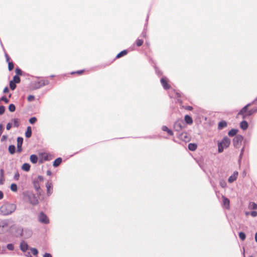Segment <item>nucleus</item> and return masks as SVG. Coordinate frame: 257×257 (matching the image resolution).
Returning a JSON list of instances; mask_svg holds the SVG:
<instances>
[{"label": "nucleus", "mask_w": 257, "mask_h": 257, "mask_svg": "<svg viewBox=\"0 0 257 257\" xmlns=\"http://www.w3.org/2000/svg\"><path fill=\"white\" fill-rule=\"evenodd\" d=\"M23 143V138L22 137H18L17 138V152L21 153L22 151V145Z\"/></svg>", "instance_id": "9b49d317"}, {"label": "nucleus", "mask_w": 257, "mask_h": 257, "mask_svg": "<svg viewBox=\"0 0 257 257\" xmlns=\"http://www.w3.org/2000/svg\"><path fill=\"white\" fill-rule=\"evenodd\" d=\"M13 121H14V126L15 127H18L19 126V121L17 118H14L13 119Z\"/></svg>", "instance_id": "a19ab883"}, {"label": "nucleus", "mask_w": 257, "mask_h": 257, "mask_svg": "<svg viewBox=\"0 0 257 257\" xmlns=\"http://www.w3.org/2000/svg\"><path fill=\"white\" fill-rule=\"evenodd\" d=\"M9 151L10 154H14L16 152V147L14 145H11L9 147Z\"/></svg>", "instance_id": "cd10ccee"}, {"label": "nucleus", "mask_w": 257, "mask_h": 257, "mask_svg": "<svg viewBox=\"0 0 257 257\" xmlns=\"http://www.w3.org/2000/svg\"><path fill=\"white\" fill-rule=\"evenodd\" d=\"M243 138L241 135H236L233 139V144L236 148H239L243 141Z\"/></svg>", "instance_id": "423d86ee"}, {"label": "nucleus", "mask_w": 257, "mask_h": 257, "mask_svg": "<svg viewBox=\"0 0 257 257\" xmlns=\"http://www.w3.org/2000/svg\"><path fill=\"white\" fill-rule=\"evenodd\" d=\"M11 127H12V124L11 123H8L6 126L7 130H10Z\"/></svg>", "instance_id": "13d9d810"}, {"label": "nucleus", "mask_w": 257, "mask_h": 257, "mask_svg": "<svg viewBox=\"0 0 257 257\" xmlns=\"http://www.w3.org/2000/svg\"><path fill=\"white\" fill-rule=\"evenodd\" d=\"M22 170L25 171H29L30 169V165L28 163H24L22 166Z\"/></svg>", "instance_id": "a878e982"}, {"label": "nucleus", "mask_w": 257, "mask_h": 257, "mask_svg": "<svg viewBox=\"0 0 257 257\" xmlns=\"http://www.w3.org/2000/svg\"><path fill=\"white\" fill-rule=\"evenodd\" d=\"M162 130L163 131L167 132L168 134L170 136H173L174 133L172 130L169 129L167 126L163 125L162 127Z\"/></svg>", "instance_id": "6ab92c4d"}, {"label": "nucleus", "mask_w": 257, "mask_h": 257, "mask_svg": "<svg viewBox=\"0 0 257 257\" xmlns=\"http://www.w3.org/2000/svg\"><path fill=\"white\" fill-rule=\"evenodd\" d=\"M19 177H20L19 173V172H17L15 173V175H14V180H17H17H19Z\"/></svg>", "instance_id": "09e8293b"}, {"label": "nucleus", "mask_w": 257, "mask_h": 257, "mask_svg": "<svg viewBox=\"0 0 257 257\" xmlns=\"http://www.w3.org/2000/svg\"><path fill=\"white\" fill-rule=\"evenodd\" d=\"M1 101H4L6 103H8L9 102V100L6 98L5 96H3L1 98Z\"/></svg>", "instance_id": "a18cd8bd"}, {"label": "nucleus", "mask_w": 257, "mask_h": 257, "mask_svg": "<svg viewBox=\"0 0 257 257\" xmlns=\"http://www.w3.org/2000/svg\"><path fill=\"white\" fill-rule=\"evenodd\" d=\"M28 101H32L35 99V96L33 95H30L27 98Z\"/></svg>", "instance_id": "de8ad7c7"}, {"label": "nucleus", "mask_w": 257, "mask_h": 257, "mask_svg": "<svg viewBox=\"0 0 257 257\" xmlns=\"http://www.w3.org/2000/svg\"><path fill=\"white\" fill-rule=\"evenodd\" d=\"M46 174H47V175L50 176L52 174V172H51V171L50 170H47V172H46Z\"/></svg>", "instance_id": "338daca9"}, {"label": "nucleus", "mask_w": 257, "mask_h": 257, "mask_svg": "<svg viewBox=\"0 0 257 257\" xmlns=\"http://www.w3.org/2000/svg\"><path fill=\"white\" fill-rule=\"evenodd\" d=\"M8 69L10 71H11L13 69L14 65L12 62H8Z\"/></svg>", "instance_id": "e433bc0d"}, {"label": "nucleus", "mask_w": 257, "mask_h": 257, "mask_svg": "<svg viewBox=\"0 0 257 257\" xmlns=\"http://www.w3.org/2000/svg\"><path fill=\"white\" fill-rule=\"evenodd\" d=\"M8 137L6 135H3L1 138V141L3 142L5 141L6 139H7Z\"/></svg>", "instance_id": "052dcab7"}, {"label": "nucleus", "mask_w": 257, "mask_h": 257, "mask_svg": "<svg viewBox=\"0 0 257 257\" xmlns=\"http://www.w3.org/2000/svg\"><path fill=\"white\" fill-rule=\"evenodd\" d=\"M155 70H156V72L157 73V74L158 75L161 76L162 75V72H161L160 70H159V69L157 67H155Z\"/></svg>", "instance_id": "864d4df0"}, {"label": "nucleus", "mask_w": 257, "mask_h": 257, "mask_svg": "<svg viewBox=\"0 0 257 257\" xmlns=\"http://www.w3.org/2000/svg\"><path fill=\"white\" fill-rule=\"evenodd\" d=\"M188 149L191 151H194L197 149V145L195 144L190 143L188 145Z\"/></svg>", "instance_id": "bb28decb"}, {"label": "nucleus", "mask_w": 257, "mask_h": 257, "mask_svg": "<svg viewBox=\"0 0 257 257\" xmlns=\"http://www.w3.org/2000/svg\"><path fill=\"white\" fill-rule=\"evenodd\" d=\"M25 255L27 256V257H32L30 252H28L27 254H25Z\"/></svg>", "instance_id": "774afa93"}, {"label": "nucleus", "mask_w": 257, "mask_h": 257, "mask_svg": "<svg viewBox=\"0 0 257 257\" xmlns=\"http://www.w3.org/2000/svg\"><path fill=\"white\" fill-rule=\"evenodd\" d=\"M219 184L222 188H225L226 186V183L224 180H221L219 182Z\"/></svg>", "instance_id": "4c0bfd02"}, {"label": "nucleus", "mask_w": 257, "mask_h": 257, "mask_svg": "<svg viewBox=\"0 0 257 257\" xmlns=\"http://www.w3.org/2000/svg\"><path fill=\"white\" fill-rule=\"evenodd\" d=\"M4 184V170H1L0 171V185Z\"/></svg>", "instance_id": "c756f323"}, {"label": "nucleus", "mask_w": 257, "mask_h": 257, "mask_svg": "<svg viewBox=\"0 0 257 257\" xmlns=\"http://www.w3.org/2000/svg\"><path fill=\"white\" fill-rule=\"evenodd\" d=\"M17 232L20 236H23L25 238L30 237L33 234L32 230L28 228L23 229L21 227H19L17 229Z\"/></svg>", "instance_id": "20e7f679"}, {"label": "nucleus", "mask_w": 257, "mask_h": 257, "mask_svg": "<svg viewBox=\"0 0 257 257\" xmlns=\"http://www.w3.org/2000/svg\"><path fill=\"white\" fill-rule=\"evenodd\" d=\"M222 200L224 206L226 209H228L229 207V200L225 196H222Z\"/></svg>", "instance_id": "dca6fc26"}, {"label": "nucleus", "mask_w": 257, "mask_h": 257, "mask_svg": "<svg viewBox=\"0 0 257 257\" xmlns=\"http://www.w3.org/2000/svg\"><path fill=\"white\" fill-rule=\"evenodd\" d=\"M16 72L18 75H22V71L19 68H17L16 69Z\"/></svg>", "instance_id": "8fccbe9b"}, {"label": "nucleus", "mask_w": 257, "mask_h": 257, "mask_svg": "<svg viewBox=\"0 0 257 257\" xmlns=\"http://www.w3.org/2000/svg\"><path fill=\"white\" fill-rule=\"evenodd\" d=\"M254 101H252L251 103H249L247 104L245 106H244L243 108H242L240 111L238 113V115H240L242 116V118L245 119L248 116H249L253 114L256 113L257 112V107H253L249 110H247V108L249 106H251Z\"/></svg>", "instance_id": "f03ea898"}, {"label": "nucleus", "mask_w": 257, "mask_h": 257, "mask_svg": "<svg viewBox=\"0 0 257 257\" xmlns=\"http://www.w3.org/2000/svg\"><path fill=\"white\" fill-rule=\"evenodd\" d=\"M43 257H52V255L50 253H45L44 255H43Z\"/></svg>", "instance_id": "680f3d73"}, {"label": "nucleus", "mask_w": 257, "mask_h": 257, "mask_svg": "<svg viewBox=\"0 0 257 257\" xmlns=\"http://www.w3.org/2000/svg\"><path fill=\"white\" fill-rule=\"evenodd\" d=\"M5 111V107L3 105L0 106V115L4 114Z\"/></svg>", "instance_id": "c03bdc74"}, {"label": "nucleus", "mask_w": 257, "mask_h": 257, "mask_svg": "<svg viewBox=\"0 0 257 257\" xmlns=\"http://www.w3.org/2000/svg\"><path fill=\"white\" fill-rule=\"evenodd\" d=\"M20 247L22 251L26 252L28 249L29 245L26 241L23 240L20 243Z\"/></svg>", "instance_id": "ddd939ff"}, {"label": "nucleus", "mask_w": 257, "mask_h": 257, "mask_svg": "<svg viewBox=\"0 0 257 257\" xmlns=\"http://www.w3.org/2000/svg\"><path fill=\"white\" fill-rule=\"evenodd\" d=\"M32 136V129L31 127L29 126L27 128V131L25 133V136L26 138H30Z\"/></svg>", "instance_id": "4be33fe9"}, {"label": "nucleus", "mask_w": 257, "mask_h": 257, "mask_svg": "<svg viewBox=\"0 0 257 257\" xmlns=\"http://www.w3.org/2000/svg\"><path fill=\"white\" fill-rule=\"evenodd\" d=\"M36 180H39V182H43L44 180V177L42 176H38L37 179Z\"/></svg>", "instance_id": "603ef678"}, {"label": "nucleus", "mask_w": 257, "mask_h": 257, "mask_svg": "<svg viewBox=\"0 0 257 257\" xmlns=\"http://www.w3.org/2000/svg\"><path fill=\"white\" fill-rule=\"evenodd\" d=\"M25 197L28 199L29 202L32 205H36L39 203L37 197L33 193H29L25 195Z\"/></svg>", "instance_id": "39448f33"}, {"label": "nucleus", "mask_w": 257, "mask_h": 257, "mask_svg": "<svg viewBox=\"0 0 257 257\" xmlns=\"http://www.w3.org/2000/svg\"><path fill=\"white\" fill-rule=\"evenodd\" d=\"M31 250L32 253L34 255H37V254L38 253V251L37 249H36V248H31Z\"/></svg>", "instance_id": "ea45409f"}, {"label": "nucleus", "mask_w": 257, "mask_h": 257, "mask_svg": "<svg viewBox=\"0 0 257 257\" xmlns=\"http://www.w3.org/2000/svg\"><path fill=\"white\" fill-rule=\"evenodd\" d=\"M7 248L10 250H13L14 249V244L12 243L8 244L7 245Z\"/></svg>", "instance_id": "58836bf2"}, {"label": "nucleus", "mask_w": 257, "mask_h": 257, "mask_svg": "<svg viewBox=\"0 0 257 257\" xmlns=\"http://www.w3.org/2000/svg\"><path fill=\"white\" fill-rule=\"evenodd\" d=\"M10 87L12 90H14L16 88V83L13 82L12 80H11L10 81Z\"/></svg>", "instance_id": "2f4dec72"}, {"label": "nucleus", "mask_w": 257, "mask_h": 257, "mask_svg": "<svg viewBox=\"0 0 257 257\" xmlns=\"http://www.w3.org/2000/svg\"><path fill=\"white\" fill-rule=\"evenodd\" d=\"M12 81L16 83H19L21 81V79L20 77L18 75H15L13 77V80Z\"/></svg>", "instance_id": "7c9ffc66"}, {"label": "nucleus", "mask_w": 257, "mask_h": 257, "mask_svg": "<svg viewBox=\"0 0 257 257\" xmlns=\"http://www.w3.org/2000/svg\"><path fill=\"white\" fill-rule=\"evenodd\" d=\"M183 122L182 120H178L174 123V127L177 132H180L183 128Z\"/></svg>", "instance_id": "9d476101"}, {"label": "nucleus", "mask_w": 257, "mask_h": 257, "mask_svg": "<svg viewBox=\"0 0 257 257\" xmlns=\"http://www.w3.org/2000/svg\"><path fill=\"white\" fill-rule=\"evenodd\" d=\"M184 119L185 122L188 124H191L193 123V119L192 117L188 115H186Z\"/></svg>", "instance_id": "412c9836"}, {"label": "nucleus", "mask_w": 257, "mask_h": 257, "mask_svg": "<svg viewBox=\"0 0 257 257\" xmlns=\"http://www.w3.org/2000/svg\"><path fill=\"white\" fill-rule=\"evenodd\" d=\"M8 91H9L8 87H6L4 88V90H3V92L4 93H7V92H8Z\"/></svg>", "instance_id": "e2e57ef3"}, {"label": "nucleus", "mask_w": 257, "mask_h": 257, "mask_svg": "<svg viewBox=\"0 0 257 257\" xmlns=\"http://www.w3.org/2000/svg\"><path fill=\"white\" fill-rule=\"evenodd\" d=\"M33 186L34 188L36 189L37 191H39L40 189V184L39 182V180H34L33 182Z\"/></svg>", "instance_id": "aec40b11"}, {"label": "nucleus", "mask_w": 257, "mask_h": 257, "mask_svg": "<svg viewBox=\"0 0 257 257\" xmlns=\"http://www.w3.org/2000/svg\"><path fill=\"white\" fill-rule=\"evenodd\" d=\"M238 173L237 171H234L233 173L228 178V181L230 183H233L237 178Z\"/></svg>", "instance_id": "f8f14e48"}, {"label": "nucleus", "mask_w": 257, "mask_h": 257, "mask_svg": "<svg viewBox=\"0 0 257 257\" xmlns=\"http://www.w3.org/2000/svg\"><path fill=\"white\" fill-rule=\"evenodd\" d=\"M161 83L165 89L167 90L170 88V86L168 84L166 77H162L161 79Z\"/></svg>", "instance_id": "4468645a"}, {"label": "nucleus", "mask_w": 257, "mask_h": 257, "mask_svg": "<svg viewBox=\"0 0 257 257\" xmlns=\"http://www.w3.org/2000/svg\"><path fill=\"white\" fill-rule=\"evenodd\" d=\"M3 125L2 124H0V135H1L3 132Z\"/></svg>", "instance_id": "bf43d9fd"}, {"label": "nucleus", "mask_w": 257, "mask_h": 257, "mask_svg": "<svg viewBox=\"0 0 257 257\" xmlns=\"http://www.w3.org/2000/svg\"><path fill=\"white\" fill-rule=\"evenodd\" d=\"M239 237L241 240H244L245 239V234L243 232H240L239 233Z\"/></svg>", "instance_id": "f704fd0d"}, {"label": "nucleus", "mask_w": 257, "mask_h": 257, "mask_svg": "<svg viewBox=\"0 0 257 257\" xmlns=\"http://www.w3.org/2000/svg\"><path fill=\"white\" fill-rule=\"evenodd\" d=\"M9 110L11 112H14L16 110V106L14 104H10L9 106Z\"/></svg>", "instance_id": "72a5a7b5"}, {"label": "nucleus", "mask_w": 257, "mask_h": 257, "mask_svg": "<svg viewBox=\"0 0 257 257\" xmlns=\"http://www.w3.org/2000/svg\"><path fill=\"white\" fill-rule=\"evenodd\" d=\"M38 219L40 222L43 224H48L49 223V219L47 216L43 212L40 213L38 217Z\"/></svg>", "instance_id": "6e6552de"}, {"label": "nucleus", "mask_w": 257, "mask_h": 257, "mask_svg": "<svg viewBox=\"0 0 257 257\" xmlns=\"http://www.w3.org/2000/svg\"><path fill=\"white\" fill-rule=\"evenodd\" d=\"M10 188L11 190L14 192H16L18 190V187L17 184L14 183L11 184Z\"/></svg>", "instance_id": "473e14b6"}, {"label": "nucleus", "mask_w": 257, "mask_h": 257, "mask_svg": "<svg viewBox=\"0 0 257 257\" xmlns=\"http://www.w3.org/2000/svg\"><path fill=\"white\" fill-rule=\"evenodd\" d=\"M5 56L6 57L7 62H10V58L8 54L7 53H5Z\"/></svg>", "instance_id": "4d7b16f0"}, {"label": "nucleus", "mask_w": 257, "mask_h": 257, "mask_svg": "<svg viewBox=\"0 0 257 257\" xmlns=\"http://www.w3.org/2000/svg\"><path fill=\"white\" fill-rule=\"evenodd\" d=\"M141 36L143 38H146L147 37V28H144Z\"/></svg>", "instance_id": "79ce46f5"}, {"label": "nucleus", "mask_w": 257, "mask_h": 257, "mask_svg": "<svg viewBox=\"0 0 257 257\" xmlns=\"http://www.w3.org/2000/svg\"><path fill=\"white\" fill-rule=\"evenodd\" d=\"M8 225V223L7 222L4 221L0 223V226H2L3 228L7 226Z\"/></svg>", "instance_id": "3c124183"}, {"label": "nucleus", "mask_w": 257, "mask_h": 257, "mask_svg": "<svg viewBox=\"0 0 257 257\" xmlns=\"http://www.w3.org/2000/svg\"><path fill=\"white\" fill-rule=\"evenodd\" d=\"M237 132H238V130L237 129L232 128L228 132V135L230 137H233V136H236V135Z\"/></svg>", "instance_id": "393cba45"}, {"label": "nucleus", "mask_w": 257, "mask_h": 257, "mask_svg": "<svg viewBox=\"0 0 257 257\" xmlns=\"http://www.w3.org/2000/svg\"><path fill=\"white\" fill-rule=\"evenodd\" d=\"M248 122L246 120H242L240 123V127L243 131L246 130L248 128Z\"/></svg>", "instance_id": "2eb2a0df"}, {"label": "nucleus", "mask_w": 257, "mask_h": 257, "mask_svg": "<svg viewBox=\"0 0 257 257\" xmlns=\"http://www.w3.org/2000/svg\"><path fill=\"white\" fill-rule=\"evenodd\" d=\"M3 197H4L3 192L2 191H0V199H3Z\"/></svg>", "instance_id": "69168bd1"}, {"label": "nucleus", "mask_w": 257, "mask_h": 257, "mask_svg": "<svg viewBox=\"0 0 257 257\" xmlns=\"http://www.w3.org/2000/svg\"><path fill=\"white\" fill-rule=\"evenodd\" d=\"M83 72V70H78V71H77L76 72H73L71 73V74H75V73H76V74H82V73Z\"/></svg>", "instance_id": "5fc2aeb1"}, {"label": "nucleus", "mask_w": 257, "mask_h": 257, "mask_svg": "<svg viewBox=\"0 0 257 257\" xmlns=\"http://www.w3.org/2000/svg\"><path fill=\"white\" fill-rule=\"evenodd\" d=\"M127 53V51L126 50H123L119 52L117 55L116 56V58H119L122 56H123L125 55Z\"/></svg>", "instance_id": "c85d7f7f"}, {"label": "nucleus", "mask_w": 257, "mask_h": 257, "mask_svg": "<svg viewBox=\"0 0 257 257\" xmlns=\"http://www.w3.org/2000/svg\"><path fill=\"white\" fill-rule=\"evenodd\" d=\"M46 187L47 188V195L49 196L53 193V186L51 180H49L46 184Z\"/></svg>", "instance_id": "1a4fd4ad"}, {"label": "nucleus", "mask_w": 257, "mask_h": 257, "mask_svg": "<svg viewBox=\"0 0 257 257\" xmlns=\"http://www.w3.org/2000/svg\"><path fill=\"white\" fill-rule=\"evenodd\" d=\"M252 208L254 209H257V204L254 203H252Z\"/></svg>", "instance_id": "0e129e2a"}, {"label": "nucleus", "mask_w": 257, "mask_h": 257, "mask_svg": "<svg viewBox=\"0 0 257 257\" xmlns=\"http://www.w3.org/2000/svg\"><path fill=\"white\" fill-rule=\"evenodd\" d=\"M244 148L243 147L240 151V153L239 157V162H240L242 159V155H243V152H244Z\"/></svg>", "instance_id": "49530a36"}, {"label": "nucleus", "mask_w": 257, "mask_h": 257, "mask_svg": "<svg viewBox=\"0 0 257 257\" xmlns=\"http://www.w3.org/2000/svg\"><path fill=\"white\" fill-rule=\"evenodd\" d=\"M30 159V161L33 164H36L38 162V157L36 155H31Z\"/></svg>", "instance_id": "b1692460"}, {"label": "nucleus", "mask_w": 257, "mask_h": 257, "mask_svg": "<svg viewBox=\"0 0 257 257\" xmlns=\"http://www.w3.org/2000/svg\"><path fill=\"white\" fill-rule=\"evenodd\" d=\"M250 214L252 217H255L257 216V212L252 211L251 212Z\"/></svg>", "instance_id": "6e6d98bb"}, {"label": "nucleus", "mask_w": 257, "mask_h": 257, "mask_svg": "<svg viewBox=\"0 0 257 257\" xmlns=\"http://www.w3.org/2000/svg\"><path fill=\"white\" fill-rule=\"evenodd\" d=\"M40 155L43 157V160H40V163H43V161H46L50 160V155L48 154L41 153Z\"/></svg>", "instance_id": "f3484780"}, {"label": "nucleus", "mask_w": 257, "mask_h": 257, "mask_svg": "<svg viewBox=\"0 0 257 257\" xmlns=\"http://www.w3.org/2000/svg\"><path fill=\"white\" fill-rule=\"evenodd\" d=\"M230 144V139L227 137H224L221 142L218 143V152L220 153L224 148H228Z\"/></svg>", "instance_id": "7ed1b4c3"}, {"label": "nucleus", "mask_w": 257, "mask_h": 257, "mask_svg": "<svg viewBox=\"0 0 257 257\" xmlns=\"http://www.w3.org/2000/svg\"><path fill=\"white\" fill-rule=\"evenodd\" d=\"M143 40H141V39H138L137 40H136V45H137V46L138 47H140L143 44Z\"/></svg>", "instance_id": "c9c22d12"}, {"label": "nucleus", "mask_w": 257, "mask_h": 257, "mask_svg": "<svg viewBox=\"0 0 257 257\" xmlns=\"http://www.w3.org/2000/svg\"><path fill=\"white\" fill-rule=\"evenodd\" d=\"M62 162V159L61 158H58L55 160L53 162V165L54 167H57L61 164Z\"/></svg>", "instance_id": "5701e85b"}, {"label": "nucleus", "mask_w": 257, "mask_h": 257, "mask_svg": "<svg viewBox=\"0 0 257 257\" xmlns=\"http://www.w3.org/2000/svg\"><path fill=\"white\" fill-rule=\"evenodd\" d=\"M36 121L37 118L35 117H32L29 119V122L31 124H34Z\"/></svg>", "instance_id": "37998d69"}, {"label": "nucleus", "mask_w": 257, "mask_h": 257, "mask_svg": "<svg viewBox=\"0 0 257 257\" xmlns=\"http://www.w3.org/2000/svg\"><path fill=\"white\" fill-rule=\"evenodd\" d=\"M227 126V122L225 120L220 121L218 124V128L222 130Z\"/></svg>", "instance_id": "a211bd4d"}, {"label": "nucleus", "mask_w": 257, "mask_h": 257, "mask_svg": "<svg viewBox=\"0 0 257 257\" xmlns=\"http://www.w3.org/2000/svg\"><path fill=\"white\" fill-rule=\"evenodd\" d=\"M49 81L47 80H40L39 81H35L34 83L33 86L35 89H38L40 87L48 85Z\"/></svg>", "instance_id": "0eeeda50"}, {"label": "nucleus", "mask_w": 257, "mask_h": 257, "mask_svg": "<svg viewBox=\"0 0 257 257\" xmlns=\"http://www.w3.org/2000/svg\"><path fill=\"white\" fill-rule=\"evenodd\" d=\"M17 206L14 203L6 202L0 207V214L4 216L9 215L15 211Z\"/></svg>", "instance_id": "f257e3e1"}]
</instances>
